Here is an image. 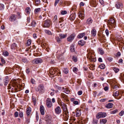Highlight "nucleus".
<instances>
[{"label": "nucleus", "mask_w": 124, "mask_h": 124, "mask_svg": "<svg viewBox=\"0 0 124 124\" xmlns=\"http://www.w3.org/2000/svg\"><path fill=\"white\" fill-rule=\"evenodd\" d=\"M87 58L91 61L94 62L96 61V59L94 57V55L93 51L87 50Z\"/></svg>", "instance_id": "nucleus-1"}, {"label": "nucleus", "mask_w": 124, "mask_h": 124, "mask_svg": "<svg viewBox=\"0 0 124 124\" xmlns=\"http://www.w3.org/2000/svg\"><path fill=\"white\" fill-rule=\"evenodd\" d=\"M108 25L109 27H111L113 28H114L116 26V23L113 18H111L108 20Z\"/></svg>", "instance_id": "nucleus-2"}, {"label": "nucleus", "mask_w": 124, "mask_h": 124, "mask_svg": "<svg viewBox=\"0 0 124 124\" xmlns=\"http://www.w3.org/2000/svg\"><path fill=\"white\" fill-rule=\"evenodd\" d=\"M76 36L75 34L74 33L68 37L67 39V41L69 42H71L74 39Z\"/></svg>", "instance_id": "nucleus-3"}, {"label": "nucleus", "mask_w": 124, "mask_h": 124, "mask_svg": "<svg viewBox=\"0 0 124 124\" xmlns=\"http://www.w3.org/2000/svg\"><path fill=\"white\" fill-rule=\"evenodd\" d=\"M106 115L105 113L100 112L97 114L96 117L97 119H99L101 118L104 117L106 116Z\"/></svg>", "instance_id": "nucleus-4"}, {"label": "nucleus", "mask_w": 124, "mask_h": 124, "mask_svg": "<svg viewBox=\"0 0 124 124\" xmlns=\"http://www.w3.org/2000/svg\"><path fill=\"white\" fill-rule=\"evenodd\" d=\"M44 86L42 85H39L38 86L36 91H39L40 93H43L44 92Z\"/></svg>", "instance_id": "nucleus-5"}, {"label": "nucleus", "mask_w": 124, "mask_h": 124, "mask_svg": "<svg viewBox=\"0 0 124 124\" xmlns=\"http://www.w3.org/2000/svg\"><path fill=\"white\" fill-rule=\"evenodd\" d=\"M46 106L48 108H50L52 106V104L50 99L47 98L46 100Z\"/></svg>", "instance_id": "nucleus-6"}, {"label": "nucleus", "mask_w": 124, "mask_h": 124, "mask_svg": "<svg viewBox=\"0 0 124 124\" xmlns=\"http://www.w3.org/2000/svg\"><path fill=\"white\" fill-rule=\"evenodd\" d=\"M42 62V60L40 58H37L33 60L32 62L33 64H36L38 63H41Z\"/></svg>", "instance_id": "nucleus-7"}, {"label": "nucleus", "mask_w": 124, "mask_h": 124, "mask_svg": "<svg viewBox=\"0 0 124 124\" xmlns=\"http://www.w3.org/2000/svg\"><path fill=\"white\" fill-rule=\"evenodd\" d=\"M16 15L15 14H12L9 16V19L10 21L14 22L16 20Z\"/></svg>", "instance_id": "nucleus-8"}, {"label": "nucleus", "mask_w": 124, "mask_h": 124, "mask_svg": "<svg viewBox=\"0 0 124 124\" xmlns=\"http://www.w3.org/2000/svg\"><path fill=\"white\" fill-rule=\"evenodd\" d=\"M55 113L57 114H60L61 112V110L60 107L59 106H57L54 109Z\"/></svg>", "instance_id": "nucleus-9"}, {"label": "nucleus", "mask_w": 124, "mask_h": 124, "mask_svg": "<svg viewBox=\"0 0 124 124\" xmlns=\"http://www.w3.org/2000/svg\"><path fill=\"white\" fill-rule=\"evenodd\" d=\"M51 70L54 71L55 72L54 73H56V74H61V72L59 70L56 68L52 67L51 69Z\"/></svg>", "instance_id": "nucleus-10"}, {"label": "nucleus", "mask_w": 124, "mask_h": 124, "mask_svg": "<svg viewBox=\"0 0 124 124\" xmlns=\"http://www.w3.org/2000/svg\"><path fill=\"white\" fill-rule=\"evenodd\" d=\"M51 23L50 20H47L45 21L44 26L45 27H49Z\"/></svg>", "instance_id": "nucleus-11"}, {"label": "nucleus", "mask_w": 124, "mask_h": 124, "mask_svg": "<svg viewBox=\"0 0 124 124\" xmlns=\"http://www.w3.org/2000/svg\"><path fill=\"white\" fill-rule=\"evenodd\" d=\"M90 4L91 6L93 7H95L97 5L95 0H90Z\"/></svg>", "instance_id": "nucleus-12"}, {"label": "nucleus", "mask_w": 124, "mask_h": 124, "mask_svg": "<svg viewBox=\"0 0 124 124\" xmlns=\"http://www.w3.org/2000/svg\"><path fill=\"white\" fill-rule=\"evenodd\" d=\"M84 13L83 12H79V18L81 19H83L84 18Z\"/></svg>", "instance_id": "nucleus-13"}, {"label": "nucleus", "mask_w": 124, "mask_h": 124, "mask_svg": "<svg viewBox=\"0 0 124 124\" xmlns=\"http://www.w3.org/2000/svg\"><path fill=\"white\" fill-rule=\"evenodd\" d=\"M40 111L41 115H44L45 113L44 110L42 105H41L40 107Z\"/></svg>", "instance_id": "nucleus-14"}, {"label": "nucleus", "mask_w": 124, "mask_h": 124, "mask_svg": "<svg viewBox=\"0 0 124 124\" xmlns=\"http://www.w3.org/2000/svg\"><path fill=\"white\" fill-rule=\"evenodd\" d=\"M61 106H62V108L63 109V111H66V109H67V108L66 105L63 103H61Z\"/></svg>", "instance_id": "nucleus-15"}, {"label": "nucleus", "mask_w": 124, "mask_h": 124, "mask_svg": "<svg viewBox=\"0 0 124 124\" xmlns=\"http://www.w3.org/2000/svg\"><path fill=\"white\" fill-rule=\"evenodd\" d=\"M85 43V41L83 40H81L79 41L78 42V44L79 45L83 46Z\"/></svg>", "instance_id": "nucleus-16"}, {"label": "nucleus", "mask_w": 124, "mask_h": 124, "mask_svg": "<svg viewBox=\"0 0 124 124\" xmlns=\"http://www.w3.org/2000/svg\"><path fill=\"white\" fill-rule=\"evenodd\" d=\"M91 35L93 37H95L96 34V31L95 29H93L91 32Z\"/></svg>", "instance_id": "nucleus-17"}, {"label": "nucleus", "mask_w": 124, "mask_h": 124, "mask_svg": "<svg viewBox=\"0 0 124 124\" xmlns=\"http://www.w3.org/2000/svg\"><path fill=\"white\" fill-rule=\"evenodd\" d=\"M85 35V33H80L78 35L77 37L78 38L81 39L83 38Z\"/></svg>", "instance_id": "nucleus-18"}, {"label": "nucleus", "mask_w": 124, "mask_h": 124, "mask_svg": "<svg viewBox=\"0 0 124 124\" xmlns=\"http://www.w3.org/2000/svg\"><path fill=\"white\" fill-rule=\"evenodd\" d=\"M122 4L119 2H117L116 4V7L117 8H119L120 7L122 6Z\"/></svg>", "instance_id": "nucleus-19"}, {"label": "nucleus", "mask_w": 124, "mask_h": 124, "mask_svg": "<svg viewBox=\"0 0 124 124\" xmlns=\"http://www.w3.org/2000/svg\"><path fill=\"white\" fill-rule=\"evenodd\" d=\"M76 15L75 14H71L70 16V19L71 21L74 20L75 19Z\"/></svg>", "instance_id": "nucleus-20"}, {"label": "nucleus", "mask_w": 124, "mask_h": 124, "mask_svg": "<svg viewBox=\"0 0 124 124\" xmlns=\"http://www.w3.org/2000/svg\"><path fill=\"white\" fill-rule=\"evenodd\" d=\"M31 111V109L30 107L27 108L26 109V114L28 116L30 115Z\"/></svg>", "instance_id": "nucleus-21"}, {"label": "nucleus", "mask_w": 124, "mask_h": 124, "mask_svg": "<svg viewBox=\"0 0 124 124\" xmlns=\"http://www.w3.org/2000/svg\"><path fill=\"white\" fill-rule=\"evenodd\" d=\"M93 20L91 18H88L87 20L86 23L88 24H90L92 23Z\"/></svg>", "instance_id": "nucleus-22"}, {"label": "nucleus", "mask_w": 124, "mask_h": 124, "mask_svg": "<svg viewBox=\"0 0 124 124\" xmlns=\"http://www.w3.org/2000/svg\"><path fill=\"white\" fill-rule=\"evenodd\" d=\"M59 36L61 39L64 38L66 37L67 35L66 34H59Z\"/></svg>", "instance_id": "nucleus-23"}, {"label": "nucleus", "mask_w": 124, "mask_h": 124, "mask_svg": "<svg viewBox=\"0 0 124 124\" xmlns=\"http://www.w3.org/2000/svg\"><path fill=\"white\" fill-rule=\"evenodd\" d=\"M107 121V120L105 119H103L100 120V123L101 124H105Z\"/></svg>", "instance_id": "nucleus-24"}, {"label": "nucleus", "mask_w": 124, "mask_h": 124, "mask_svg": "<svg viewBox=\"0 0 124 124\" xmlns=\"http://www.w3.org/2000/svg\"><path fill=\"white\" fill-rule=\"evenodd\" d=\"M31 10V9L29 7L26 8L25 10L26 13L28 14H30Z\"/></svg>", "instance_id": "nucleus-25"}, {"label": "nucleus", "mask_w": 124, "mask_h": 124, "mask_svg": "<svg viewBox=\"0 0 124 124\" xmlns=\"http://www.w3.org/2000/svg\"><path fill=\"white\" fill-rule=\"evenodd\" d=\"M63 71L65 74H67L68 73L69 70L67 68H63Z\"/></svg>", "instance_id": "nucleus-26"}, {"label": "nucleus", "mask_w": 124, "mask_h": 124, "mask_svg": "<svg viewBox=\"0 0 124 124\" xmlns=\"http://www.w3.org/2000/svg\"><path fill=\"white\" fill-rule=\"evenodd\" d=\"M113 104L111 103H109L107 105L106 107L108 108H112L113 106Z\"/></svg>", "instance_id": "nucleus-27"}, {"label": "nucleus", "mask_w": 124, "mask_h": 124, "mask_svg": "<svg viewBox=\"0 0 124 124\" xmlns=\"http://www.w3.org/2000/svg\"><path fill=\"white\" fill-rule=\"evenodd\" d=\"M45 33L49 35H53L51 31L49 30H45Z\"/></svg>", "instance_id": "nucleus-28"}, {"label": "nucleus", "mask_w": 124, "mask_h": 124, "mask_svg": "<svg viewBox=\"0 0 124 124\" xmlns=\"http://www.w3.org/2000/svg\"><path fill=\"white\" fill-rule=\"evenodd\" d=\"M41 9L40 8H36L34 10V13L35 14H37L40 11Z\"/></svg>", "instance_id": "nucleus-29"}, {"label": "nucleus", "mask_w": 124, "mask_h": 124, "mask_svg": "<svg viewBox=\"0 0 124 124\" xmlns=\"http://www.w3.org/2000/svg\"><path fill=\"white\" fill-rule=\"evenodd\" d=\"M112 69L116 73H117L119 71V69L115 67H112Z\"/></svg>", "instance_id": "nucleus-30"}, {"label": "nucleus", "mask_w": 124, "mask_h": 124, "mask_svg": "<svg viewBox=\"0 0 124 124\" xmlns=\"http://www.w3.org/2000/svg\"><path fill=\"white\" fill-rule=\"evenodd\" d=\"M16 47V45L15 43H14L12 44L11 45V48L12 49H15Z\"/></svg>", "instance_id": "nucleus-31"}, {"label": "nucleus", "mask_w": 124, "mask_h": 124, "mask_svg": "<svg viewBox=\"0 0 124 124\" xmlns=\"http://www.w3.org/2000/svg\"><path fill=\"white\" fill-rule=\"evenodd\" d=\"M2 55L5 56H7L9 54L7 51H5L3 52Z\"/></svg>", "instance_id": "nucleus-32"}, {"label": "nucleus", "mask_w": 124, "mask_h": 124, "mask_svg": "<svg viewBox=\"0 0 124 124\" xmlns=\"http://www.w3.org/2000/svg\"><path fill=\"white\" fill-rule=\"evenodd\" d=\"M22 61L25 63H27L28 62L27 59L25 58H22Z\"/></svg>", "instance_id": "nucleus-33"}, {"label": "nucleus", "mask_w": 124, "mask_h": 124, "mask_svg": "<svg viewBox=\"0 0 124 124\" xmlns=\"http://www.w3.org/2000/svg\"><path fill=\"white\" fill-rule=\"evenodd\" d=\"M31 41L30 39H28L27 41L26 45L27 46H29L31 43Z\"/></svg>", "instance_id": "nucleus-34"}, {"label": "nucleus", "mask_w": 124, "mask_h": 124, "mask_svg": "<svg viewBox=\"0 0 124 124\" xmlns=\"http://www.w3.org/2000/svg\"><path fill=\"white\" fill-rule=\"evenodd\" d=\"M99 53L100 54L102 55L104 53L103 51L101 48L99 49Z\"/></svg>", "instance_id": "nucleus-35"}, {"label": "nucleus", "mask_w": 124, "mask_h": 124, "mask_svg": "<svg viewBox=\"0 0 124 124\" xmlns=\"http://www.w3.org/2000/svg\"><path fill=\"white\" fill-rule=\"evenodd\" d=\"M56 60L55 59H51L50 62L51 64H54L56 63Z\"/></svg>", "instance_id": "nucleus-36"}, {"label": "nucleus", "mask_w": 124, "mask_h": 124, "mask_svg": "<svg viewBox=\"0 0 124 124\" xmlns=\"http://www.w3.org/2000/svg\"><path fill=\"white\" fill-rule=\"evenodd\" d=\"M119 95V92L118 91H116V92H114L113 94V96H117Z\"/></svg>", "instance_id": "nucleus-37"}, {"label": "nucleus", "mask_w": 124, "mask_h": 124, "mask_svg": "<svg viewBox=\"0 0 124 124\" xmlns=\"http://www.w3.org/2000/svg\"><path fill=\"white\" fill-rule=\"evenodd\" d=\"M76 116L77 117L81 115V112L79 110H77L76 112Z\"/></svg>", "instance_id": "nucleus-38"}, {"label": "nucleus", "mask_w": 124, "mask_h": 124, "mask_svg": "<svg viewBox=\"0 0 124 124\" xmlns=\"http://www.w3.org/2000/svg\"><path fill=\"white\" fill-rule=\"evenodd\" d=\"M112 87L114 89H116L117 88L119 87L118 86L116 85H113L112 86Z\"/></svg>", "instance_id": "nucleus-39"}, {"label": "nucleus", "mask_w": 124, "mask_h": 124, "mask_svg": "<svg viewBox=\"0 0 124 124\" xmlns=\"http://www.w3.org/2000/svg\"><path fill=\"white\" fill-rule=\"evenodd\" d=\"M46 123L47 124H51L52 121L50 119H46Z\"/></svg>", "instance_id": "nucleus-40"}, {"label": "nucleus", "mask_w": 124, "mask_h": 124, "mask_svg": "<svg viewBox=\"0 0 124 124\" xmlns=\"http://www.w3.org/2000/svg\"><path fill=\"white\" fill-rule=\"evenodd\" d=\"M99 67L101 69H103L105 68V66L104 64H101L99 66Z\"/></svg>", "instance_id": "nucleus-41"}, {"label": "nucleus", "mask_w": 124, "mask_h": 124, "mask_svg": "<svg viewBox=\"0 0 124 124\" xmlns=\"http://www.w3.org/2000/svg\"><path fill=\"white\" fill-rule=\"evenodd\" d=\"M19 115L20 118H22L23 116V113L21 111H20L19 112Z\"/></svg>", "instance_id": "nucleus-42"}, {"label": "nucleus", "mask_w": 124, "mask_h": 124, "mask_svg": "<svg viewBox=\"0 0 124 124\" xmlns=\"http://www.w3.org/2000/svg\"><path fill=\"white\" fill-rule=\"evenodd\" d=\"M35 1L36 4L35 5L37 6H38L40 3V0H35Z\"/></svg>", "instance_id": "nucleus-43"}, {"label": "nucleus", "mask_w": 124, "mask_h": 124, "mask_svg": "<svg viewBox=\"0 0 124 124\" xmlns=\"http://www.w3.org/2000/svg\"><path fill=\"white\" fill-rule=\"evenodd\" d=\"M4 8V5L2 4H0V10H2Z\"/></svg>", "instance_id": "nucleus-44"}, {"label": "nucleus", "mask_w": 124, "mask_h": 124, "mask_svg": "<svg viewBox=\"0 0 124 124\" xmlns=\"http://www.w3.org/2000/svg\"><path fill=\"white\" fill-rule=\"evenodd\" d=\"M118 111V110L117 109L113 110L110 112V113L111 114H114L117 112Z\"/></svg>", "instance_id": "nucleus-45"}, {"label": "nucleus", "mask_w": 124, "mask_h": 124, "mask_svg": "<svg viewBox=\"0 0 124 124\" xmlns=\"http://www.w3.org/2000/svg\"><path fill=\"white\" fill-rule=\"evenodd\" d=\"M36 24V22L34 21H33L31 23V25L33 27H34Z\"/></svg>", "instance_id": "nucleus-46"}, {"label": "nucleus", "mask_w": 124, "mask_h": 124, "mask_svg": "<svg viewBox=\"0 0 124 124\" xmlns=\"http://www.w3.org/2000/svg\"><path fill=\"white\" fill-rule=\"evenodd\" d=\"M65 92L66 93L68 94L70 93V91L68 89L66 88L65 89Z\"/></svg>", "instance_id": "nucleus-47"}, {"label": "nucleus", "mask_w": 124, "mask_h": 124, "mask_svg": "<svg viewBox=\"0 0 124 124\" xmlns=\"http://www.w3.org/2000/svg\"><path fill=\"white\" fill-rule=\"evenodd\" d=\"M60 0H55L54 4V6H56L57 4L59 2Z\"/></svg>", "instance_id": "nucleus-48"}, {"label": "nucleus", "mask_w": 124, "mask_h": 124, "mask_svg": "<svg viewBox=\"0 0 124 124\" xmlns=\"http://www.w3.org/2000/svg\"><path fill=\"white\" fill-rule=\"evenodd\" d=\"M31 82L32 84H35V81L33 79H31Z\"/></svg>", "instance_id": "nucleus-49"}, {"label": "nucleus", "mask_w": 124, "mask_h": 124, "mask_svg": "<svg viewBox=\"0 0 124 124\" xmlns=\"http://www.w3.org/2000/svg\"><path fill=\"white\" fill-rule=\"evenodd\" d=\"M124 113V111L122 110L119 113V115L120 116H122L123 115Z\"/></svg>", "instance_id": "nucleus-50"}, {"label": "nucleus", "mask_w": 124, "mask_h": 124, "mask_svg": "<svg viewBox=\"0 0 124 124\" xmlns=\"http://www.w3.org/2000/svg\"><path fill=\"white\" fill-rule=\"evenodd\" d=\"M70 50L71 52H74V49L73 46H71L70 47Z\"/></svg>", "instance_id": "nucleus-51"}, {"label": "nucleus", "mask_w": 124, "mask_h": 124, "mask_svg": "<svg viewBox=\"0 0 124 124\" xmlns=\"http://www.w3.org/2000/svg\"><path fill=\"white\" fill-rule=\"evenodd\" d=\"M57 20V16L56 15H55L54 17L53 20L54 22H55Z\"/></svg>", "instance_id": "nucleus-52"}, {"label": "nucleus", "mask_w": 124, "mask_h": 124, "mask_svg": "<svg viewBox=\"0 0 124 124\" xmlns=\"http://www.w3.org/2000/svg\"><path fill=\"white\" fill-rule=\"evenodd\" d=\"M103 35L102 36L101 35H100L98 37H99L98 38L99 40H100L101 39H103V37H103Z\"/></svg>", "instance_id": "nucleus-53"}, {"label": "nucleus", "mask_w": 124, "mask_h": 124, "mask_svg": "<svg viewBox=\"0 0 124 124\" xmlns=\"http://www.w3.org/2000/svg\"><path fill=\"white\" fill-rule=\"evenodd\" d=\"M64 20L63 18H61L59 19V23H61L64 21Z\"/></svg>", "instance_id": "nucleus-54"}, {"label": "nucleus", "mask_w": 124, "mask_h": 124, "mask_svg": "<svg viewBox=\"0 0 124 124\" xmlns=\"http://www.w3.org/2000/svg\"><path fill=\"white\" fill-rule=\"evenodd\" d=\"M57 41V42L60 43L61 41V38H59V37H57L56 38Z\"/></svg>", "instance_id": "nucleus-55"}, {"label": "nucleus", "mask_w": 124, "mask_h": 124, "mask_svg": "<svg viewBox=\"0 0 124 124\" xmlns=\"http://www.w3.org/2000/svg\"><path fill=\"white\" fill-rule=\"evenodd\" d=\"M82 93V91L80 90L78 91V94L79 95H81Z\"/></svg>", "instance_id": "nucleus-56"}, {"label": "nucleus", "mask_w": 124, "mask_h": 124, "mask_svg": "<svg viewBox=\"0 0 124 124\" xmlns=\"http://www.w3.org/2000/svg\"><path fill=\"white\" fill-rule=\"evenodd\" d=\"M61 95L62 97L63 98H65L66 97V95L63 93H61Z\"/></svg>", "instance_id": "nucleus-57"}, {"label": "nucleus", "mask_w": 124, "mask_h": 124, "mask_svg": "<svg viewBox=\"0 0 124 124\" xmlns=\"http://www.w3.org/2000/svg\"><path fill=\"white\" fill-rule=\"evenodd\" d=\"M14 116L16 117H17L18 116V113L17 112H16L14 113Z\"/></svg>", "instance_id": "nucleus-58"}, {"label": "nucleus", "mask_w": 124, "mask_h": 124, "mask_svg": "<svg viewBox=\"0 0 124 124\" xmlns=\"http://www.w3.org/2000/svg\"><path fill=\"white\" fill-rule=\"evenodd\" d=\"M67 13V11H62L61 12V14L63 15L66 14Z\"/></svg>", "instance_id": "nucleus-59"}, {"label": "nucleus", "mask_w": 124, "mask_h": 124, "mask_svg": "<svg viewBox=\"0 0 124 124\" xmlns=\"http://www.w3.org/2000/svg\"><path fill=\"white\" fill-rule=\"evenodd\" d=\"M105 32L107 36H108L109 34L108 30V29H106V30Z\"/></svg>", "instance_id": "nucleus-60"}, {"label": "nucleus", "mask_w": 124, "mask_h": 124, "mask_svg": "<svg viewBox=\"0 0 124 124\" xmlns=\"http://www.w3.org/2000/svg\"><path fill=\"white\" fill-rule=\"evenodd\" d=\"M73 69V71L74 72L77 71L78 70L77 68L76 67H74Z\"/></svg>", "instance_id": "nucleus-61"}, {"label": "nucleus", "mask_w": 124, "mask_h": 124, "mask_svg": "<svg viewBox=\"0 0 124 124\" xmlns=\"http://www.w3.org/2000/svg\"><path fill=\"white\" fill-rule=\"evenodd\" d=\"M1 61L2 63H3L4 64L5 63V60H4V59H3L2 58V57L1 58Z\"/></svg>", "instance_id": "nucleus-62"}, {"label": "nucleus", "mask_w": 124, "mask_h": 124, "mask_svg": "<svg viewBox=\"0 0 124 124\" xmlns=\"http://www.w3.org/2000/svg\"><path fill=\"white\" fill-rule=\"evenodd\" d=\"M121 55V54L120 53V52H118L117 53L116 56H119Z\"/></svg>", "instance_id": "nucleus-63"}, {"label": "nucleus", "mask_w": 124, "mask_h": 124, "mask_svg": "<svg viewBox=\"0 0 124 124\" xmlns=\"http://www.w3.org/2000/svg\"><path fill=\"white\" fill-rule=\"evenodd\" d=\"M107 59L109 61H111L113 60V58L111 57H108Z\"/></svg>", "instance_id": "nucleus-64"}]
</instances>
